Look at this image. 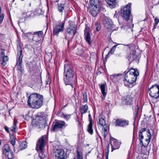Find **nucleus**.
<instances>
[{"mask_svg":"<svg viewBox=\"0 0 159 159\" xmlns=\"http://www.w3.org/2000/svg\"><path fill=\"white\" fill-rule=\"evenodd\" d=\"M1 8L0 7V14L1 13Z\"/></svg>","mask_w":159,"mask_h":159,"instance_id":"54","label":"nucleus"},{"mask_svg":"<svg viewBox=\"0 0 159 159\" xmlns=\"http://www.w3.org/2000/svg\"><path fill=\"white\" fill-rule=\"evenodd\" d=\"M10 142L13 146H14L16 143V139L15 138H13L11 141Z\"/></svg>","mask_w":159,"mask_h":159,"instance_id":"45","label":"nucleus"},{"mask_svg":"<svg viewBox=\"0 0 159 159\" xmlns=\"http://www.w3.org/2000/svg\"><path fill=\"white\" fill-rule=\"evenodd\" d=\"M150 96L155 98H159V86L155 84L152 86L148 90Z\"/></svg>","mask_w":159,"mask_h":159,"instance_id":"7","label":"nucleus"},{"mask_svg":"<svg viewBox=\"0 0 159 159\" xmlns=\"http://www.w3.org/2000/svg\"><path fill=\"white\" fill-rule=\"evenodd\" d=\"M68 155L63 150L57 149L53 153L54 159H67Z\"/></svg>","mask_w":159,"mask_h":159,"instance_id":"6","label":"nucleus"},{"mask_svg":"<svg viewBox=\"0 0 159 159\" xmlns=\"http://www.w3.org/2000/svg\"><path fill=\"white\" fill-rule=\"evenodd\" d=\"M139 137L140 141V143H142V139H143V135L142 133L139 132Z\"/></svg>","mask_w":159,"mask_h":159,"instance_id":"38","label":"nucleus"},{"mask_svg":"<svg viewBox=\"0 0 159 159\" xmlns=\"http://www.w3.org/2000/svg\"><path fill=\"white\" fill-rule=\"evenodd\" d=\"M116 16V15H114V16Z\"/></svg>","mask_w":159,"mask_h":159,"instance_id":"62","label":"nucleus"},{"mask_svg":"<svg viewBox=\"0 0 159 159\" xmlns=\"http://www.w3.org/2000/svg\"><path fill=\"white\" fill-rule=\"evenodd\" d=\"M75 74V72L71 66L69 65H64V80L65 85L70 86L71 89L73 87V77Z\"/></svg>","mask_w":159,"mask_h":159,"instance_id":"1","label":"nucleus"},{"mask_svg":"<svg viewBox=\"0 0 159 159\" xmlns=\"http://www.w3.org/2000/svg\"><path fill=\"white\" fill-rule=\"evenodd\" d=\"M52 81L51 78L50 77H48L46 80V83L47 85L50 84Z\"/></svg>","mask_w":159,"mask_h":159,"instance_id":"41","label":"nucleus"},{"mask_svg":"<svg viewBox=\"0 0 159 159\" xmlns=\"http://www.w3.org/2000/svg\"><path fill=\"white\" fill-rule=\"evenodd\" d=\"M8 61V57L5 55L4 52H2L0 57V61L2 66H4L6 64V62Z\"/></svg>","mask_w":159,"mask_h":159,"instance_id":"19","label":"nucleus"},{"mask_svg":"<svg viewBox=\"0 0 159 159\" xmlns=\"http://www.w3.org/2000/svg\"><path fill=\"white\" fill-rule=\"evenodd\" d=\"M131 4L129 3L128 4L122 8L120 10V15L123 17V19L127 21L129 20L131 14Z\"/></svg>","mask_w":159,"mask_h":159,"instance_id":"4","label":"nucleus"},{"mask_svg":"<svg viewBox=\"0 0 159 159\" xmlns=\"http://www.w3.org/2000/svg\"><path fill=\"white\" fill-rule=\"evenodd\" d=\"M147 130H148V129H146L145 128L143 129H141L140 130L139 132L142 133L143 132H145L146 131L147 132V134H148V132L147 131Z\"/></svg>","mask_w":159,"mask_h":159,"instance_id":"49","label":"nucleus"},{"mask_svg":"<svg viewBox=\"0 0 159 159\" xmlns=\"http://www.w3.org/2000/svg\"><path fill=\"white\" fill-rule=\"evenodd\" d=\"M130 63L131 62L134 60H136L137 58V55L135 52L130 53L128 56V57Z\"/></svg>","mask_w":159,"mask_h":159,"instance_id":"25","label":"nucleus"},{"mask_svg":"<svg viewBox=\"0 0 159 159\" xmlns=\"http://www.w3.org/2000/svg\"><path fill=\"white\" fill-rule=\"evenodd\" d=\"M43 34V32L42 31H39L34 32H29L28 33H23V36L25 39H28L30 40L32 39V35H38L39 36H41Z\"/></svg>","mask_w":159,"mask_h":159,"instance_id":"12","label":"nucleus"},{"mask_svg":"<svg viewBox=\"0 0 159 159\" xmlns=\"http://www.w3.org/2000/svg\"><path fill=\"white\" fill-rule=\"evenodd\" d=\"M39 152V156L41 159H43L46 157V153L44 152V149L36 150Z\"/></svg>","mask_w":159,"mask_h":159,"instance_id":"26","label":"nucleus"},{"mask_svg":"<svg viewBox=\"0 0 159 159\" xmlns=\"http://www.w3.org/2000/svg\"><path fill=\"white\" fill-rule=\"evenodd\" d=\"M101 26L100 25H98L97 27L96 28V30L97 31H99L101 29Z\"/></svg>","mask_w":159,"mask_h":159,"instance_id":"50","label":"nucleus"},{"mask_svg":"<svg viewBox=\"0 0 159 159\" xmlns=\"http://www.w3.org/2000/svg\"><path fill=\"white\" fill-rule=\"evenodd\" d=\"M4 15L3 14H2L0 16V24H1L3 20Z\"/></svg>","mask_w":159,"mask_h":159,"instance_id":"47","label":"nucleus"},{"mask_svg":"<svg viewBox=\"0 0 159 159\" xmlns=\"http://www.w3.org/2000/svg\"><path fill=\"white\" fill-rule=\"evenodd\" d=\"M29 6H30H30H31V4L30 3V4H29Z\"/></svg>","mask_w":159,"mask_h":159,"instance_id":"57","label":"nucleus"},{"mask_svg":"<svg viewBox=\"0 0 159 159\" xmlns=\"http://www.w3.org/2000/svg\"><path fill=\"white\" fill-rule=\"evenodd\" d=\"M121 75L120 74H115L110 76V79L113 81L116 82L120 79L119 76Z\"/></svg>","mask_w":159,"mask_h":159,"instance_id":"28","label":"nucleus"},{"mask_svg":"<svg viewBox=\"0 0 159 159\" xmlns=\"http://www.w3.org/2000/svg\"><path fill=\"white\" fill-rule=\"evenodd\" d=\"M11 151L9 146L8 144H5L3 148V152L4 153H7L8 152Z\"/></svg>","mask_w":159,"mask_h":159,"instance_id":"29","label":"nucleus"},{"mask_svg":"<svg viewBox=\"0 0 159 159\" xmlns=\"http://www.w3.org/2000/svg\"><path fill=\"white\" fill-rule=\"evenodd\" d=\"M123 100L126 105H130L132 102V97L130 95H127L124 97Z\"/></svg>","mask_w":159,"mask_h":159,"instance_id":"22","label":"nucleus"},{"mask_svg":"<svg viewBox=\"0 0 159 159\" xmlns=\"http://www.w3.org/2000/svg\"><path fill=\"white\" fill-rule=\"evenodd\" d=\"M1 141L0 140V145H1Z\"/></svg>","mask_w":159,"mask_h":159,"instance_id":"58","label":"nucleus"},{"mask_svg":"<svg viewBox=\"0 0 159 159\" xmlns=\"http://www.w3.org/2000/svg\"><path fill=\"white\" fill-rule=\"evenodd\" d=\"M69 25L68 27L66 29V38L68 36L69 37L73 38L77 32V26L74 22L72 21H69Z\"/></svg>","mask_w":159,"mask_h":159,"instance_id":"5","label":"nucleus"},{"mask_svg":"<svg viewBox=\"0 0 159 159\" xmlns=\"http://www.w3.org/2000/svg\"><path fill=\"white\" fill-rule=\"evenodd\" d=\"M67 126V124L64 121H60L55 123L52 126V129L53 131H55L57 130L58 129L62 128L63 127H66Z\"/></svg>","mask_w":159,"mask_h":159,"instance_id":"13","label":"nucleus"},{"mask_svg":"<svg viewBox=\"0 0 159 159\" xmlns=\"http://www.w3.org/2000/svg\"><path fill=\"white\" fill-rule=\"evenodd\" d=\"M90 28L88 27H86L84 30V37L86 41L89 44H90L91 43L90 34Z\"/></svg>","mask_w":159,"mask_h":159,"instance_id":"18","label":"nucleus"},{"mask_svg":"<svg viewBox=\"0 0 159 159\" xmlns=\"http://www.w3.org/2000/svg\"><path fill=\"white\" fill-rule=\"evenodd\" d=\"M7 158L9 159H13V153L11 151L8 152L7 153L5 154Z\"/></svg>","mask_w":159,"mask_h":159,"instance_id":"33","label":"nucleus"},{"mask_svg":"<svg viewBox=\"0 0 159 159\" xmlns=\"http://www.w3.org/2000/svg\"><path fill=\"white\" fill-rule=\"evenodd\" d=\"M89 124H92V118H89Z\"/></svg>","mask_w":159,"mask_h":159,"instance_id":"53","label":"nucleus"},{"mask_svg":"<svg viewBox=\"0 0 159 159\" xmlns=\"http://www.w3.org/2000/svg\"><path fill=\"white\" fill-rule=\"evenodd\" d=\"M155 21L154 26L157 25L159 22V20L158 19L156 18L155 19Z\"/></svg>","mask_w":159,"mask_h":159,"instance_id":"48","label":"nucleus"},{"mask_svg":"<svg viewBox=\"0 0 159 159\" xmlns=\"http://www.w3.org/2000/svg\"><path fill=\"white\" fill-rule=\"evenodd\" d=\"M102 129H103V132L102 133V134L103 137H104V138H106V136L107 135V129L106 130H105V129L103 128Z\"/></svg>","mask_w":159,"mask_h":159,"instance_id":"43","label":"nucleus"},{"mask_svg":"<svg viewBox=\"0 0 159 159\" xmlns=\"http://www.w3.org/2000/svg\"><path fill=\"white\" fill-rule=\"evenodd\" d=\"M98 86L101 89V93L103 95L104 98L106 97L107 93V91L106 90L107 85L106 84H99Z\"/></svg>","mask_w":159,"mask_h":159,"instance_id":"21","label":"nucleus"},{"mask_svg":"<svg viewBox=\"0 0 159 159\" xmlns=\"http://www.w3.org/2000/svg\"><path fill=\"white\" fill-rule=\"evenodd\" d=\"M139 153H141V152H140Z\"/></svg>","mask_w":159,"mask_h":159,"instance_id":"61","label":"nucleus"},{"mask_svg":"<svg viewBox=\"0 0 159 159\" xmlns=\"http://www.w3.org/2000/svg\"><path fill=\"white\" fill-rule=\"evenodd\" d=\"M4 128L6 132H7L8 133H10V131L9 130V128L7 126H5Z\"/></svg>","mask_w":159,"mask_h":159,"instance_id":"51","label":"nucleus"},{"mask_svg":"<svg viewBox=\"0 0 159 159\" xmlns=\"http://www.w3.org/2000/svg\"><path fill=\"white\" fill-rule=\"evenodd\" d=\"M47 139V136L45 135L42 136L38 139L36 143V150L44 149Z\"/></svg>","mask_w":159,"mask_h":159,"instance_id":"9","label":"nucleus"},{"mask_svg":"<svg viewBox=\"0 0 159 159\" xmlns=\"http://www.w3.org/2000/svg\"><path fill=\"white\" fill-rule=\"evenodd\" d=\"M132 21L131 20L130 21V23L129 24V25H128L126 27L128 28H133L134 26V24H133L132 23Z\"/></svg>","mask_w":159,"mask_h":159,"instance_id":"44","label":"nucleus"},{"mask_svg":"<svg viewBox=\"0 0 159 159\" xmlns=\"http://www.w3.org/2000/svg\"><path fill=\"white\" fill-rule=\"evenodd\" d=\"M66 18L59 24L56 25L53 28V34L54 35L58 36L60 32H62L64 29L65 24Z\"/></svg>","mask_w":159,"mask_h":159,"instance_id":"8","label":"nucleus"},{"mask_svg":"<svg viewBox=\"0 0 159 159\" xmlns=\"http://www.w3.org/2000/svg\"><path fill=\"white\" fill-rule=\"evenodd\" d=\"M20 148L21 150L25 149L27 147V143L25 141H22L20 143Z\"/></svg>","mask_w":159,"mask_h":159,"instance_id":"31","label":"nucleus"},{"mask_svg":"<svg viewBox=\"0 0 159 159\" xmlns=\"http://www.w3.org/2000/svg\"><path fill=\"white\" fill-rule=\"evenodd\" d=\"M83 159V157L82 155L80 154V152H77V159Z\"/></svg>","mask_w":159,"mask_h":159,"instance_id":"46","label":"nucleus"},{"mask_svg":"<svg viewBox=\"0 0 159 159\" xmlns=\"http://www.w3.org/2000/svg\"><path fill=\"white\" fill-rule=\"evenodd\" d=\"M70 115H65L64 114L61 115V117L65 118L66 120H68L70 118Z\"/></svg>","mask_w":159,"mask_h":159,"instance_id":"39","label":"nucleus"},{"mask_svg":"<svg viewBox=\"0 0 159 159\" xmlns=\"http://www.w3.org/2000/svg\"><path fill=\"white\" fill-rule=\"evenodd\" d=\"M98 123L100 125L102 126L105 130L107 129V126L105 120L104 119V116L100 114L98 117Z\"/></svg>","mask_w":159,"mask_h":159,"instance_id":"15","label":"nucleus"},{"mask_svg":"<svg viewBox=\"0 0 159 159\" xmlns=\"http://www.w3.org/2000/svg\"><path fill=\"white\" fill-rule=\"evenodd\" d=\"M88 107L87 105L83 106L81 108L80 111L81 114H83L86 113L88 110Z\"/></svg>","mask_w":159,"mask_h":159,"instance_id":"30","label":"nucleus"},{"mask_svg":"<svg viewBox=\"0 0 159 159\" xmlns=\"http://www.w3.org/2000/svg\"><path fill=\"white\" fill-rule=\"evenodd\" d=\"M43 34L41 36H39L38 35H37L36 36H34L32 38V40L33 41L37 42L39 40V38L42 37Z\"/></svg>","mask_w":159,"mask_h":159,"instance_id":"37","label":"nucleus"},{"mask_svg":"<svg viewBox=\"0 0 159 159\" xmlns=\"http://www.w3.org/2000/svg\"><path fill=\"white\" fill-rule=\"evenodd\" d=\"M17 51V60L16 65H17V69L18 70L21 72L22 71L23 68L21 65L22 62V58L23 55H22V51L21 48H18Z\"/></svg>","mask_w":159,"mask_h":159,"instance_id":"10","label":"nucleus"},{"mask_svg":"<svg viewBox=\"0 0 159 159\" xmlns=\"http://www.w3.org/2000/svg\"><path fill=\"white\" fill-rule=\"evenodd\" d=\"M21 21H20V20L18 21V23H21Z\"/></svg>","mask_w":159,"mask_h":159,"instance_id":"56","label":"nucleus"},{"mask_svg":"<svg viewBox=\"0 0 159 159\" xmlns=\"http://www.w3.org/2000/svg\"><path fill=\"white\" fill-rule=\"evenodd\" d=\"M76 121H77L79 123H80V121L79 120H76Z\"/></svg>","mask_w":159,"mask_h":159,"instance_id":"59","label":"nucleus"},{"mask_svg":"<svg viewBox=\"0 0 159 159\" xmlns=\"http://www.w3.org/2000/svg\"><path fill=\"white\" fill-rule=\"evenodd\" d=\"M89 118H91V115H90V114L89 115Z\"/></svg>","mask_w":159,"mask_h":159,"instance_id":"55","label":"nucleus"},{"mask_svg":"<svg viewBox=\"0 0 159 159\" xmlns=\"http://www.w3.org/2000/svg\"><path fill=\"white\" fill-rule=\"evenodd\" d=\"M119 44H117L113 46L108 52V54L110 55V54H113L115 50L116 47Z\"/></svg>","mask_w":159,"mask_h":159,"instance_id":"35","label":"nucleus"},{"mask_svg":"<svg viewBox=\"0 0 159 159\" xmlns=\"http://www.w3.org/2000/svg\"><path fill=\"white\" fill-rule=\"evenodd\" d=\"M139 73L138 71L134 69L128 71L125 76V80L130 84L136 82Z\"/></svg>","mask_w":159,"mask_h":159,"instance_id":"3","label":"nucleus"},{"mask_svg":"<svg viewBox=\"0 0 159 159\" xmlns=\"http://www.w3.org/2000/svg\"><path fill=\"white\" fill-rule=\"evenodd\" d=\"M155 26H156V25H155V26H154V28H154V29H155V28H156V27H155Z\"/></svg>","mask_w":159,"mask_h":159,"instance_id":"60","label":"nucleus"},{"mask_svg":"<svg viewBox=\"0 0 159 159\" xmlns=\"http://www.w3.org/2000/svg\"><path fill=\"white\" fill-rule=\"evenodd\" d=\"M99 8L98 6H95L90 11L91 14L93 16H96L99 12Z\"/></svg>","mask_w":159,"mask_h":159,"instance_id":"23","label":"nucleus"},{"mask_svg":"<svg viewBox=\"0 0 159 159\" xmlns=\"http://www.w3.org/2000/svg\"><path fill=\"white\" fill-rule=\"evenodd\" d=\"M110 143L111 144L112 151L118 149L121 144L120 142H118L117 140L113 138H111L110 139Z\"/></svg>","mask_w":159,"mask_h":159,"instance_id":"14","label":"nucleus"},{"mask_svg":"<svg viewBox=\"0 0 159 159\" xmlns=\"http://www.w3.org/2000/svg\"><path fill=\"white\" fill-rule=\"evenodd\" d=\"M4 38V36L2 34H0V40L2 41Z\"/></svg>","mask_w":159,"mask_h":159,"instance_id":"52","label":"nucleus"},{"mask_svg":"<svg viewBox=\"0 0 159 159\" xmlns=\"http://www.w3.org/2000/svg\"><path fill=\"white\" fill-rule=\"evenodd\" d=\"M103 22L106 28L113 31L115 30V29H114L113 28L114 25L113 24L112 20L110 18L106 17L104 18Z\"/></svg>","mask_w":159,"mask_h":159,"instance_id":"11","label":"nucleus"},{"mask_svg":"<svg viewBox=\"0 0 159 159\" xmlns=\"http://www.w3.org/2000/svg\"><path fill=\"white\" fill-rule=\"evenodd\" d=\"M83 99L84 102H87V93H84L83 94Z\"/></svg>","mask_w":159,"mask_h":159,"instance_id":"42","label":"nucleus"},{"mask_svg":"<svg viewBox=\"0 0 159 159\" xmlns=\"http://www.w3.org/2000/svg\"><path fill=\"white\" fill-rule=\"evenodd\" d=\"M43 99V95L39 93H33L29 97L28 104L32 108L38 109L42 106Z\"/></svg>","mask_w":159,"mask_h":159,"instance_id":"2","label":"nucleus"},{"mask_svg":"<svg viewBox=\"0 0 159 159\" xmlns=\"http://www.w3.org/2000/svg\"><path fill=\"white\" fill-rule=\"evenodd\" d=\"M17 120L15 119L14 120V123L13 125L11 127V130L15 133L17 132L18 130V128L16 126Z\"/></svg>","mask_w":159,"mask_h":159,"instance_id":"27","label":"nucleus"},{"mask_svg":"<svg viewBox=\"0 0 159 159\" xmlns=\"http://www.w3.org/2000/svg\"><path fill=\"white\" fill-rule=\"evenodd\" d=\"M147 131L148 132V134H147L148 138L146 139L145 140L146 143H145L144 145L143 144V142L142 143H142V146L145 148L147 147L151 139V134L149 130H147Z\"/></svg>","mask_w":159,"mask_h":159,"instance_id":"24","label":"nucleus"},{"mask_svg":"<svg viewBox=\"0 0 159 159\" xmlns=\"http://www.w3.org/2000/svg\"><path fill=\"white\" fill-rule=\"evenodd\" d=\"M109 145H108L107 148V150H106L105 153V158L106 159H108V156L109 152Z\"/></svg>","mask_w":159,"mask_h":159,"instance_id":"40","label":"nucleus"},{"mask_svg":"<svg viewBox=\"0 0 159 159\" xmlns=\"http://www.w3.org/2000/svg\"><path fill=\"white\" fill-rule=\"evenodd\" d=\"M99 0H90V3L91 6H97V4L98 3Z\"/></svg>","mask_w":159,"mask_h":159,"instance_id":"36","label":"nucleus"},{"mask_svg":"<svg viewBox=\"0 0 159 159\" xmlns=\"http://www.w3.org/2000/svg\"><path fill=\"white\" fill-rule=\"evenodd\" d=\"M64 9V5L60 4H58V10L60 12H61Z\"/></svg>","mask_w":159,"mask_h":159,"instance_id":"34","label":"nucleus"},{"mask_svg":"<svg viewBox=\"0 0 159 159\" xmlns=\"http://www.w3.org/2000/svg\"><path fill=\"white\" fill-rule=\"evenodd\" d=\"M37 121L35 124L40 128H44L45 126V121L43 117L40 116L36 117Z\"/></svg>","mask_w":159,"mask_h":159,"instance_id":"16","label":"nucleus"},{"mask_svg":"<svg viewBox=\"0 0 159 159\" xmlns=\"http://www.w3.org/2000/svg\"><path fill=\"white\" fill-rule=\"evenodd\" d=\"M116 126L124 127L129 125V121L122 119H117L116 121Z\"/></svg>","mask_w":159,"mask_h":159,"instance_id":"17","label":"nucleus"},{"mask_svg":"<svg viewBox=\"0 0 159 159\" xmlns=\"http://www.w3.org/2000/svg\"><path fill=\"white\" fill-rule=\"evenodd\" d=\"M108 6L111 8H113L117 6V0H106Z\"/></svg>","mask_w":159,"mask_h":159,"instance_id":"20","label":"nucleus"},{"mask_svg":"<svg viewBox=\"0 0 159 159\" xmlns=\"http://www.w3.org/2000/svg\"><path fill=\"white\" fill-rule=\"evenodd\" d=\"M87 131L91 134L93 133V124H89L87 128Z\"/></svg>","mask_w":159,"mask_h":159,"instance_id":"32","label":"nucleus"}]
</instances>
